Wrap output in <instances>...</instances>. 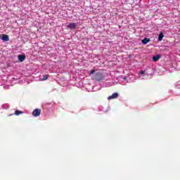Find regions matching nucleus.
I'll return each mask as SVG.
<instances>
[{
	"label": "nucleus",
	"mask_w": 180,
	"mask_h": 180,
	"mask_svg": "<svg viewBox=\"0 0 180 180\" xmlns=\"http://www.w3.org/2000/svg\"><path fill=\"white\" fill-rule=\"evenodd\" d=\"M94 78L96 81H103V79H105V76L98 72L95 74Z\"/></svg>",
	"instance_id": "obj_1"
},
{
	"label": "nucleus",
	"mask_w": 180,
	"mask_h": 180,
	"mask_svg": "<svg viewBox=\"0 0 180 180\" xmlns=\"http://www.w3.org/2000/svg\"><path fill=\"white\" fill-rule=\"evenodd\" d=\"M39 115H41V110L36 108L32 112V116L37 117Z\"/></svg>",
	"instance_id": "obj_2"
},
{
	"label": "nucleus",
	"mask_w": 180,
	"mask_h": 180,
	"mask_svg": "<svg viewBox=\"0 0 180 180\" xmlns=\"http://www.w3.org/2000/svg\"><path fill=\"white\" fill-rule=\"evenodd\" d=\"M119 97V94L117 93H114L112 94V96H110L108 97V100L110 101V99H116Z\"/></svg>",
	"instance_id": "obj_3"
},
{
	"label": "nucleus",
	"mask_w": 180,
	"mask_h": 180,
	"mask_svg": "<svg viewBox=\"0 0 180 180\" xmlns=\"http://www.w3.org/2000/svg\"><path fill=\"white\" fill-rule=\"evenodd\" d=\"M1 40H3V41H9V36L6 34H3Z\"/></svg>",
	"instance_id": "obj_4"
},
{
	"label": "nucleus",
	"mask_w": 180,
	"mask_h": 180,
	"mask_svg": "<svg viewBox=\"0 0 180 180\" xmlns=\"http://www.w3.org/2000/svg\"><path fill=\"white\" fill-rule=\"evenodd\" d=\"M68 27H69V29H72V30L77 29V24L75 22L70 23V24H69Z\"/></svg>",
	"instance_id": "obj_5"
},
{
	"label": "nucleus",
	"mask_w": 180,
	"mask_h": 180,
	"mask_svg": "<svg viewBox=\"0 0 180 180\" xmlns=\"http://www.w3.org/2000/svg\"><path fill=\"white\" fill-rule=\"evenodd\" d=\"M18 60H19V61H20L22 63V62L25 61V60H26V56L24 55H19Z\"/></svg>",
	"instance_id": "obj_6"
},
{
	"label": "nucleus",
	"mask_w": 180,
	"mask_h": 180,
	"mask_svg": "<svg viewBox=\"0 0 180 180\" xmlns=\"http://www.w3.org/2000/svg\"><path fill=\"white\" fill-rule=\"evenodd\" d=\"M161 58V55L154 56L153 57V61H158Z\"/></svg>",
	"instance_id": "obj_7"
},
{
	"label": "nucleus",
	"mask_w": 180,
	"mask_h": 180,
	"mask_svg": "<svg viewBox=\"0 0 180 180\" xmlns=\"http://www.w3.org/2000/svg\"><path fill=\"white\" fill-rule=\"evenodd\" d=\"M149 41H150V39H148V38H144V39L142 40L143 44H147V43H149Z\"/></svg>",
	"instance_id": "obj_8"
},
{
	"label": "nucleus",
	"mask_w": 180,
	"mask_h": 180,
	"mask_svg": "<svg viewBox=\"0 0 180 180\" xmlns=\"http://www.w3.org/2000/svg\"><path fill=\"white\" fill-rule=\"evenodd\" d=\"M23 112L19 110H17L15 111V113L14 115H15L16 116H19V115H22Z\"/></svg>",
	"instance_id": "obj_9"
},
{
	"label": "nucleus",
	"mask_w": 180,
	"mask_h": 180,
	"mask_svg": "<svg viewBox=\"0 0 180 180\" xmlns=\"http://www.w3.org/2000/svg\"><path fill=\"white\" fill-rule=\"evenodd\" d=\"M162 39H164V34H162V32H160L159 34V41H162Z\"/></svg>",
	"instance_id": "obj_10"
},
{
	"label": "nucleus",
	"mask_w": 180,
	"mask_h": 180,
	"mask_svg": "<svg viewBox=\"0 0 180 180\" xmlns=\"http://www.w3.org/2000/svg\"><path fill=\"white\" fill-rule=\"evenodd\" d=\"M49 78L48 75H44L42 78V81H46V79H47Z\"/></svg>",
	"instance_id": "obj_11"
},
{
	"label": "nucleus",
	"mask_w": 180,
	"mask_h": 180,
	"mask_svg": "<svg viewBox=\"0 0 180 180\" xmlns=\"http://www.w3.org/2000/svg\"><path fill=\"white\" fill-rule=\"evenodd\" d=\"M95 73V70H92L90 71V74L93 75Z\"/></svg>",
	"instance_id": "obj_12"
},
{
	"label": "nucleus",
	"mask_w": 180,
	"mask_h": 180,
	"mask_svg": "<svg viewBox=\"0 0 180 180\" xmlns=\"http://www.w3.org/2000/svg\"><path fill=\"white\" fill-rule=\"evenodd\" d=\"M140 74H141V75H143V74H146V72H144V71H141V72H140Z\"/></svg>",
	"instance_id": "obj_13"
}]
</instances>
